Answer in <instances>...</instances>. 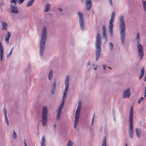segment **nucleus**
<instances>
[{
    "label": "nucleus",
    "instance_id": "obj_1",
    "mask_svg": "<svg viewBox=\"0 0 146 146\" xmlns=\"http://www.w3.org/2000/svg\"><path fill=\"white\" fill-rule=\"evenodd\" d=\"M47 34V28L46 26H44L42 29L40 36L39 52L41 56H43L44 51Z\"/></svg>",
    "mask_w": 146,
    "mask_h": 146
},
{
    "label": "nucleus",
    "instance_id": "obj_2",
    "mask_svg": "<svg viewBox=\"0 0 146 146\" xmlns=\"http://www.w3.org/2000/svg\"><path fill=\"white\" fill-rule=\"evenodd\" d=\"M70 78V76L69 75H67L65 78L64 81L65 87L64 90L63 91L62 102L58 108V111L61 112L63 108L64 104V103L65 100L67 97V94L68 90Z\"/></svg>",
    "mask_w": 146,
    "mask_h": 146
},
{
    "label": "nucleus",
    "instance_id": "obj_3",
    "mask_svg": "<svg viewBox=\"0 0 146 146\" xmlns=\"http://www.w3.org/2000/svg\"><path fill=\"white\" fill-rule=\"evenodd\" d=\"M119 29L122 44H124L126 28L123 16L121 15L119 18Z\"/></svg>",
    "mask_w": 146,
    "mask_h": 146
},
{
    "label": "nucleus",
    "instance_id": "obj_4",
    "mask_svg": "<svg viewBox=\"0 0 146 146\" xmlns=\"http://www.w3.org/2000/svg\"><path fill=\"white\" fill-rule=\"evenodd\" d=\"M102 39L99 33L97 34L96 42V60H97L100 57L102 51Z\"/></svg>",
    "mask_w": 146,
    "mask_h": 146
},
{
    "label": "nucleus",
    "instance_id": "obj_5",
    "mask_svg": "<svg viewBox=\"0 0 146 146\" xmlns=\"http://www.w3.org/2000/svg\"><path fill=\"white\" fill-rule=\"evenodd\" d=\"M136 39L137 41V49L138 52L137 56L141 59H142L144 55V49L142 45L140 44V35L139 32H137L136 36Z\"/></svg>",
    "mask_w": 146,
    "mask_h": 146
},
{
    "label": "nucleus",
    "instance_id": "obj_6",
    "mask_svg": "<svg viewBox=\"0 0 146 146\" xmlns=\"http://www.w3.org/2000/svg\"><path fill=\"white\" fill-rule=\"evenodd\" d=\"M133 106L131 107L129 114V133L130 138H132L133 136Z\"/></svg>",
    "mask_w": 146,
    "mask_h": 146
},
{
    "label": "nucleus",
    "instance_id": "obj_7",
    "mask_svg": "<svg viewBox=\"0 0 146 146\" xmlns=\"http://www.w3.org/2000/svg\"><path fill=\"white\" fill-rule=\"evenodd\" d=\"M81 106L82 104L81 101L79 100L78 101V106L76 110V113L74 116L75 118L74 124V127L75 129H76V128L77 125L78 124Z\"/></svg>",
    "mask_w": 146,
    "mask_h": 146
},
{
    "label": "nucleus",
    "instance_id": "obj_8",
    "mask_svg": "<svg viewBox=\"0 0 146 146\" xmlns=\"http://www.w3.org/2000/svg\"><path fill=\"white\" fill-rule=\"evenodd\" d=\"M48 113L47 108L46 106H43L42 108L41 121L43 126H45L47 124L48 119Z\"/></svg>",
    "mask_w": 146,
    "mask_h": 146
},
{
    "label": "nucleus",
    "instance_id": "obj_9",
    "mask_svg": "<svg viewBox=\"0 0 146 146\" xmlns=\"http://www.w3.org/2000/svg\"><path fill=\"white\" fill-rule=\"evenodd\" d=\"M115 18V13L113 12L111 15V19L109 22V31L111 37L113 36V23Z\"/></svg>",
    "mask_w": 146,
    "mask_h": 146
},
{
    "label": "nucleus",
    "instance_id": "obj_10",
    "mask_svg": "<svg viewBox=\"0 0 146 146\" xmlns=\"http://www.w3.org/2000/svg\"><path fill=\"white\" fill-rule=\"evenodd\" d=\"M78 16L79 17V21L81 29L82 31H84V22L83 14L80 12H78Z\"/></svg>",
    "mask_w": 146,
    "mask_h": 146
},
{
    "label": "nucleus",
    "instance_id": "obj_11",
    "mask_svg": "<svg viewBox=\"0 0 146 146\" xmlns=\"http://www.w3.org/2000/svg\"><path fill=\"white\" fill-rule=\"evenodd\" d=\"M131 95L130 88H128L124 90L123 92L122 97L123 98H129Z\"/></svg>",
    "mask_w": 146,
    "mask_h": 146
},
{
    "label": "nucleus",
    "instance_id": "obj_12",
    "mask_svg": "<svg viewBox=\"0 0 146 146\" xmlns=\"http://www.w3.org/2000/svg\"><path fill=\"white\" fill-rule=\"evenodd\" d=\"M85 5L86 10H90L92 6L91 0H85Z\"/></svg>",
    "mask_w": 146,
    "mask_h": 146
},
{
    "label": "nucleus",
    "instance_id": "obj_13",
    "mask_svg": "<svg viewBox=\"0 0 146 146\" xmlns=\"http://www.w3.org/2000/svg\"><path fill=\"white\" fill-rule=\"evenodd\" d=\"M10 7L11 9V11L13 13L17 14L19 13V10L16 6L11 5Z\"/></svg>",
    "mask_w": 146,
    "mask_h": 146
},
{
    "label": "nucleus",
    "instance_id": "obj_14",
    "mask_svg": "<svg viewBox=\"0 0 146 146\" xmlns=\"http://www.w3.org/2000/svg\"><path fill=\"white\" fill-rule=\"evenodd\" d=\"M3 47L2 42L0 40V59L1 61L3 60Z\"/></svg>",
    "mask_w": 146,
    "mask_h": 146
},
{
    "label": "nucleus",
    "instance_id": "obj_15",
    "mask_svg": "<svg viewBox=\"0 0 146 146\" xmlns=\"http://www.w3.org/2000/svg\"><path fill=\"white\" fill-rule=\"evenodd\" d=\"M11 36V33L8 31H7L6 34L5 35V40L6 43L7 44H9V39Z\"/></svg>",
    "mask_w": 146,
    "mask_h": 146
},
{
    "label": "nucleus",
    "instance_id": "obj_16",
    "mask_svg": "<svg viewBox=\"0 0 146 146\" xmlns=\"http://www.w3.org/2000/svg\"><path fill=\"white\" fill-rule=\"evenodd\" d=\"M1 29L3 30L6 31L8 28V24L5 22H2L1 23Z\"/></svg>",
    "mask_w": 146,
    "mask_h": 146
},
{
    "label": "nucleus",
    "instance_id": "obj_17",
    "mask_svg": "<svg viewBox=\"0 0 146 146\" xmlns=\"http://www.w3.org/2000/svg\"><path fill=\"white\" fill-rule=\"evenodd\" d=\"M56 82L54 81L52 85L51 88V91L52 94H54L55 93V90L56 88Z\"/></svg>",
    "mask_w": 146,
    "mask_h": 146
},
{
    "label": "nucleus",
    "instance_id": "obj_18",
    "mask_svg": "<svg viewBox=\"0 0 146 146\" xmlns=\"http://www.w3.org/2000/svg\"><path fill=\"white\" fill-rule=\"evenodd\" d=\"M103 29V32L102 35L104 37V38L105 39L106 42L107 41V36L106 33V27L105 25H103L102 26Z\"/></svg>",
    "mask_w": 146,
    "mask_h": 146
},
{
    "label": "nucleus",
    "instance_id": "obj_19",
    "mask_svg": "<svg viewBox=\"0 0 146 146\" xmlns=\"http://www.w3.org/2000/svg\"><path fill=\"white\" fill-rule=\"evenodd\" d=\"M41 146H46V138L44 136H43L40 141Z\"/></svg>",
    "mask_w": 146,
    "mask_h": 146
},
{
    "label": "nucleus",
    "instance_id": "obj_20",
    "mask_svg": "<svg viewBox=\"0 0 146 146\" xmlns=\"http://www.w3.org/2000/svg\"><path fill=\"white\" fill-rule=\"evenodd\" d=\"M53 71L50 70L48 72V77L49 80H51L52 79V77L53 74Z\"/></svg>",
    "mask_w": 146,
    "mask_h": 146
},
{
    "label": "nucleus",
    "instance_id": "obj_21",
    "mask_svg": "<svg viewBox=\"0 0 146 146\" xmlns=\"http://www.w3.org/2000/svg\"><path fill=\"white\" fill-rule=\"evenodd\" d=\"M144 71L145 69L144 67H143L142 68L141 70V73L140 74L139 76V80H140L142 78L143 76L144 73Z\"/></svg>",
    "mask_w": 146,
    "mask_h": 146
},
{
    "label": "nucleus",
    "instance_id": "obj_22",
    "mask_svg": "<svg viewBox=\"0 0 146 146\" xmlns=\"http://www.w3.org/2000/svg\"><path fill=\"white\" fill-rule=\"evenodd\" d=\"M136 133L137 136L138 137H139L141 135V131L140 129L137 128L136 129Z\"/></svg>",
    "mask_w": 146,
    "mask_h": 146
},
{
    "label": "nucleus",
    "instance_id": "obj_23",
    "mask_svg": "<svg viewBox=\"0 0 146 146\" xmlns=\"http://www.w3.org/2000/svg\"><path fill=\"white\" fill-rule=\"evenodd\" d=\"M50 8V5L48 3L46 4L45 6V10L44 12H46L48 10H49Z\"/></svg>",
    "mask_w": 146,
    "mask_h": 146
},
{
    "label": "nucleus",
    "instance_id": "obj_24",
    "mask_svg": "<svg viewBox=\"0 0 146 146\" xmlns=\"http://www.w3.org/2000/svg\"><path fill=\"white\" fill-rule=\"evenodd\" d=\"M142 5L145 11H146V1H142Z\"/></svg>",
    "mask_w": 146,
    "mask_h": 146
},
{
    "label": "nucleus",
    "instance_id": "obj_25",
    "mask_svg": "<svg viewBox=\"0 0 146 146\" xmlns=\"http://www.w3.org/2000/svg\"><path fill=\"white\" fill-rule=\"evenodd\" d=\"M34 2V0H31L27 3L26 6L28 7L31 6Z\"/></svg>",
    "mask_w": 146,
    "mask_h": 146
},
{
    "label": "nucleus",
    "instance_id": "obj_26",
    "mask_svg": "<svg viewBox=\"0 0 146 146\" xmlns=\"http://www.w3.org/2000/svg\"><path fill=\"white\" fill-rule=\"evenodd\" d=\"M13 49V47H12V48L10 50L9 52L6 55V57L7 58H8L9 57V56L11 55L12 52V50Z\"/></svg>",
    "mask_w": 146,
    "mask_h": 146
},
{
    "label": "nucleus",
    "instance_id": "obj_27",
    "mask_svg": "<svg viewBox=\"0 0 146 146\" xmlns=\"http://www.w3.org/2000/svg\"><path fill=\"white\" fill-rule=\"evenodd\" d=\"M73 142H72L70 140L68 142L67 146H72L73 145Z\"/></svg>",
    "mask_w": 146,
    "mask_h": 146
},
{
    "label": "nucleus",
    "instance_id": "obj_28",
    "mask_svg": "<svg viewBox=\"0 0 146 146\" xmlns=\"http://www.w3.org/2000/svg\"><path fill=\"white\" fill-rule=\"evenodd\" d=\"M61 112L57 111V115L56 116V119H59L60 117Z\"/></svg>",
    "mask_w": 146,
    "mask_h": 146
},
{
    "label": "nucleus",
    "instance_id": "obj_29",
    "mask_svg": "<svg viewBox=\"0 0 146 146\" xmlns=\"http://www.w3.org/2000/svg\"><path fill=\"white\" fill-rule=\"evenodd\" d=\"M102 146H106V139L104 138L102 142Z\"/></svg>",
    "mask_w": 146,
    "mask_h": 146
},
{
    "label": "nucleus",
    "instance_id": "obj_30",
    "mask_svg": "<svg viewBox=\"0 0 146 146\" xmlns=\"http://www.w3.org/2000/svg\"><path fill=\"white\" fill-rule=\"evenodd\" d=\"M18 0H11L10 3L11 4L16 5L17 2Z\"/></svg>",
    "mask_w": 146,
    "mask_h": 146
},
{
    "label": "nucleus",
    "instance_id": "obj_31",
    "mask_svg": "<svg viewBox=\"0 0 146 146\" xmlns=\"http://www.w3.org/2000/svg\"><path fill=\"white\" fill-rule=\"evenodd\" d=\"M13 137L14 139H16L17 138V135L14 130L13 131Z\"/></svg>",
    "mask_w": 146,
    "mask_h": 146
},
{
    "label": "nucleus",
    "instance_id": "obj_32",
    "mask_svg": "<svg viewBox=\"0 0 146 146\" xmlns=\"http://www.w3.org/2000/svg\"><path fill=\"white\" fill-rule=\"evenodd\" d=\"M93 66L94 69L95 70H96L97 69L98 67V65L97 64H93Z\"/></svg>",
    "mask_w": 146,
    "mask_h": 146
},
{
    "label": "nucleus",
    "instance_id": "obj_33",
    "mask_svg": "<svg viewBox=\"0 0 146 146\" xmlns=\"http://www.w3.org/2000/svg\"><path fill=\"white\" fill-rule=\"evenodd\" d=\"M110 47L111 50H113V44L110 42L109 43Z\"/></svg>",
    "mask_w": 146,
    "mask_h": 146
},
{
    "label": "nucleus",
    "instance_id": "obj_34",
    "mask_svg": "<svg viewBox=\"0 0 146 146\" xmlns=\"http://www.w3.org/2000/svg\"><path fill=\"white\" fill-rule=\"evenodd\" d=\"M5 122H6V124L8 126L9 125V121L8 119H7V116H6V117H5Z\"/></svg>",
    "mask_w": 146,
    "mask_h": 146
},
{
    "label": "nucleus",
    "instance_id": "obj_35",
    "mask_svg": "<svg viewBox=\"0 0 146 146\" xmlns=\"http://www.w3.org/2000/svg\"><path fill=\"white\" fill-rule=\"evenodd\" d=\"M30 66L29 65L28 66H27V68L25 70V71H26V72L30 70Z\"/></svg>",
    "mask_w": 146,
    "mask_h": 146
},
{
    "label": "nucleus",
    "instance_id": "obj_36",
    "mask_svg": "<svg viewBox=\"0 0 146 146\" xmlns=\"http://www.w3.org/2000/svg\"><path fill=\"white\" fill-rule=\"evenodd\" d=\"M143 97H141L139 99V100H138V102L139 103H140L141 102V101L143 100Z\"/></svg>",
    "mask_w": 146,
    "mask_h": 146
},
{
    "label": "nucleus",
    "instance_id": "obj_37",
    "mask_svg": "<svg viewBox=\"0 0 146 146\" xmlns=\"http://www.w3.org/2000/svg\"><path fill=\"white\" fill-rule=\"evenodd\" d=\"M3 112H4V114L5 117H6V116H7V111H6V110L5 109V108L4 109Z\"/></svg>",
    "mask_w": 146,
    "mask_h": 146
},
{
    "label": "nucleus",
    "instance_id": "obj_38",
    "mask_svg": "<svg viewBox=\"0 0 146 146\" xmlns=\"http://www.w3.org/2000/svg\"><path fill=\"white\" fill-rule=\"evenodd\" d=\"M25 0H18V3L19 4H21L23 3Z\"/></svg>",
    "mask_w": 146,
    "mask_h": 146
},
{
    "label": "nucleus",
    "instance_id": "obj_39",
    "mask_svg": "<svg viewBox=\"0 0 146 146\" xmlns=\"http://www.w3.org/2000/svg\"><path fill=\"white\" fill-rule=\"evenodd\" d=\"M109 2L111 6H112L113 5V2L112 0H109Z\"/></svg>",
    "mask_w": 146,
    "mask_h": 146
},
{
    "label": "nucleus",
    "instance_id": "obj_40",
    "mask_svg": "<svg viewBox=\"0 0 146 146\" xmlns=\"http://www.w3.org/2000/svg\"><path fill=\"white\" fill-rule=\"evenodd\" d=\"M107 67V65H104L103 66V69L105 70L106 69Z\"/></svg>",
    "mask_w": 146,
    "mask_h": 146
},
{
    "label": "nucleus",
    "instance_id": "obj_41",
    "mask_svg": "<svg viewBox=\"0 0 146 146\" xmlns=\"http://www.w3.org/2000/svg\"><path fill=\"white\" fill-rule=\"evenodd\" d=\"M58 10L60 12H62L63 10L61 8H58Z\"/></svg>",
    "mask_w": 146,
    "mask_h": 146
},
{
    "label": "nucleus",
    "instance_id": "obj_42",
    "mask_svg": "<svg viewBox=\"0 0 146 146\" xmlns=\"http://www.w3.org/2000/svg\"><path fill=\"white\" fill-rule=\"evenodd\" d=\"M94 117L92 119V122H91V125H92L94 123Z\"/></svg>",
    "mask_w": 146,
    "mask_h": 146
},
{
    "label": "nucleus",
    "instance_id": "obj_43",
    "mask_svg": "<svg viewBox=\"0 0 146 146\" xmlns=\"http://www.w3.org/2000/svg\"><path fill=\"white\" fill-rule=\"evenodd\" d=\"M90 61H88L87 64L88 66H89L90 65Z\"/></svg>",
    "mask_w": 146,
    "mask_h": 146
},
{
    "label": "nucleus",
    "instance_id": "obj_44",
    "mask_svg": "<svg viewBox=\"0 0 146 146\" xmlns=\"http://www.w3.org/2000/svg\"><path fill=\"white\" fill-rule=\"evenodd\" d=\"M24 144L25 145H27L26 141L25 139L24 140Z\"/></svg>",
    "mask_w": 146,
    "mask_h": 146
},
{
    "label": "nucleus",
    "instance_id": "obj_45",
    "mask_svg": "<svg viewBox=\"0 0 146 146\" xmlns=\"http://www.w3.org/2000/svg\"><path fill=\"white\" fill-rule=\"evenodd\" d=\"M57 124H54V126L55 128H56V127Z\"/></svg>",
    "mask_w": 146,
    "mask_h": 146
},
{
    "label": "nucleus",
    "instance_id": "obj_46",
    "mask_svg": "<svg viewBox=\"0 0 146 146\" xmlns=\"http://www.w3.org/2000/svg\"><path fill=\"white\" fill-rule=\"evenodd\" d=\"M3 4V3H0V5H2Z\"/></svg>",
    "mask_w": 146,
    "mask_h": 146
},
{
    "label": "nucleus",
    "instance_id": "obj_47",
    "mask_svg": "<svg viewBox=\"0 0 146 146\" xmlns=\"http://www.w3.org/2000/svg\"><path fill=\"white\" fill-rule=\"evenodd\" d=\"M108 68H110V69H111V67H110L108 66Z\"/></svg>",
    "mask_w": 146,
    "mask_h": 146
},
{
    "label": "nucleus",
    "instance_id": "obj_48",
    "mask_svg": "<svg viewBox=\"0 0 146 146\" xmlns=\"http://www.w3.org/2000/svg\"><path fill=\"white\" fill-rule=\"evenodd\" d=\"M125 146H128L127 143H126L125 144Z\"/></svg>",
    "mask_w": 146,
    "mask_h": 146
},
{
    "label": "nucleus",
    "instance_id": "obj_49",
    "mask_svg": "<svg viewBox=\"0 0 146 146\" xmlns=\"http://www.w3.org/2000/svg\"><path fill=\"white\" fill-rule=\"evenodd\" d=\"M25 146H27V145H25Z\"/></svg>",
    "mask_w": 146,
    "mask_h": 146
}]
</instances>
